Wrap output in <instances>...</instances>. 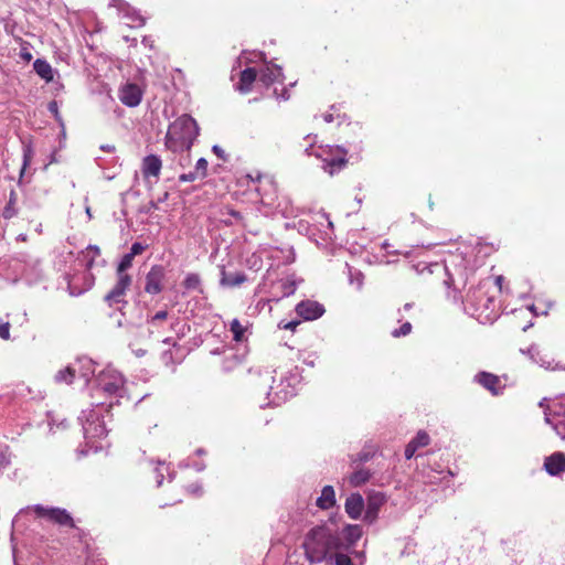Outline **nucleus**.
Segmentation results:
<instances>
[{"mask_svg": "<svg viewBox=\"0 0 565 565\" xmlns=\"http://www.w3.org/2000/svg\"><path fill=\"white\" fill-rule=\"evenodd\" d=\"M75 377V370L71 366L65 367L64 370H61L55 375L56 382H65L67 384H71Z\"/></svg>", "mask_w": 565, "mask_h": 565, "instance_id": "nucleus-30", "label": "nucleus"}, {"mask_svg": "<svg viewBox=\"0 0 565 565\" xmlns=\"http://www.w3.org/2000/svg\"><path fill=\"white\" fill-rule=\"evenodd\" d=\"M546 401H547L546 398H543V399L539 403V406H540L541 408H543V409H544V412H545V411H547V406H551V404H546Z\"/></svg>", "mask_w": 565, "mask_h": 565, "instance_id": "nucleus-56", "label": "nucleus"}, {"mask_svg": "<svg viewBox=\"0 0 565 565\" xmlns=\"http://www.w3.org/2000/svg\"><path fill=\"white\" fill-rule=\"evenodd\" d=\"M404 310H411L413 308V303L412 302H407L404 305Z\"/></svg>", "mask_w": 565, "mask_h": 565, "instance_id": "nucleus-63", "label": "nucleus"}, {"mask_svg": "<svg viewBox=\"0 0 565 565\" xmlns=\"http://www.w3.org/2000/svg\"><path fill=\"white\" fill-rule=\"evenodd\" d=\"M373 454L370 451H360L355 456L351 457V466H359L358 463L367 462L370 459H372Z\"/></svg>", "mask_w": 565, "mask_h": 565, "instance_id": "nucleus-35", "label": "nucleus"}, {"mask_svg": "<svg viewBox=\"0 0 565 565\" xmlns=\"http://www.w3.org/2000/svg\"><path fill=\"white\" fill-rule=\"evenodd\" d=\"M247 280V277L244 273H227L225 269L221 273L220 284L223 287H238Z\"/></svg>", "mask_w": 565, "mask_h": 565, "instance_id": "nucleus-20", "label": "nucleus"}, {"mask_svg": "<svg viewBox=\"0 0 565 565\" xmlns=\"http://www.w3.org/2000/svg\"><path fill=\"white\" fill-rule=\"evenodd\" d=\"M302 547L310 563H321L330 552L342 550L344 542L337 531L327 525H317L306 534Z\"/></svg>", "mask_w": 565, "mask_h": 565, "instance_id": "nucleus-1", "label": "nucleus"}, {"mask_svg": "<svg viewBox=\"0 0 565 565\" xmlns=\"http://www.w3.org/2000/svg\"><path fill=\"white\" fill-rule=\"evenodd\" d=\"M212 151L221 160L227 161V154L225 153V151L218 145H214L212 147Z\"/></svg>", "mask_w": 565, "mask_h": 565, "instance_id": "nucleus-46", "label": "nucleus"}, {"mask_svg": "<svg viewBox=\"0 0 565 565\" xmlns=\"http://www.w3.org/2000/svg\"><path fill=\"white\" fill-rule=\"evenodd\" d=\"M162 168V161L157 154H148L142 159L141 172L143 178H158Z\"/></svg>", "mask_w": 565, "mask_h": 565, "instance_id": "nucleus-17", "label": "nucleus"}, {"mask_svg": "<svg viewBox=\"0 0 565 565\" xmlns=\"http://www.w3.org/2000/svg\"><path fill=\"white\" fill-rule=\"evenodd\" d=\"M20 56L26 62H30L32 60V54L26 49L21 50Z\"/></svg>", "mask_w": 565, "mask_h": 565, "instance_id": "nucleus-53", "label": "nucleus"}, {"mask_svg": "<svg viewBox=\"0 0 565 565\" xmlns=\"http://www.w3.org/2000/svg\"><path fill=\"white\" fill-rule=\"evenodd\" d=\"M230 330L233 333V340L236 342H242L245 339L246 328L242 326L238 319H233L230 324Z\"/></svg>", "mask_w": 565, "mask_h": 565, "instance_id": "nucleus-27", "label": "nucleus"}, {"mask_svg": "<svg viewBox=\"0 0 565 565\" xmlns=\"http://www.w3.org/2000/svg\"><path fill=\"white\" fill-rule=\"evenodd\" d=\"M134 21H137L139 25H143L145 24V19L140 15H138L136 19H134Z\"/></svg>", "mask_w": 565, "mask_h": 565, "instance_id": "nucleus-61", "label": "nucleus"}, {"mask_svg": "<svg viewBox=\"0 0 565 565\" xmlns=\"http://www.w3.org/2000/svg\"><path fill=\"white\" fill-rule=\"evenodd\" d=\"M49 109H50L51 111H57V105H56V103H55V102L50 103V105H49Z\"/></svg>", "mask_w": 565, "mask_h": 565, "instance_id": "nucleus-60", "label": "nucleus"}, {"mask_svg": "<svg viewBox=\"0 0 565 565\" xmlns=\"http://www.w3.org/2000/svg\"><path fill=\"white\" fill-rule=\"evenodd\" d=\"M386 502V495L383 492L373 491L367 495L364 521L372 524L379 516L381 507Z\"/></svg>", "mask_w": 565, "mask_h": 565, "instance_id": "nucleus-12", "label": "nucleus"}, {"mask_svg": "<svg viewBox=\"0 0 565 565\" xmlns=\"http://www.w3.org/2000/svg\"><path fill=\"white\" fill-rule=\"evenodd\" d=\"M299 323H300V321H296V320L295 321H289L287 323L280 322L279 323V328L285 329V330H292L294 331L296 329V327L299 326Z\"/></svg>", "mask_w": 565, "mask_h": 565, "instance_id": "nucleus-49", "label": "nucleus"}, {"mask_svg": "<svg viewBox=\"0 0 565 565\" xmlns=\"http://www.w3.org/2000/svg\"><path fill=\"white\" fill-rule=\"evenodd\" d=\"M201 285V279L198 274H189L185 279L183 280L184 288L192 290V289H199Z\"/></svg>", "mask_w": 565, "mask_h": 565, "instance_id": "nucleus-34", "label": "nucleus"}, {"mask_svg": "<svg viewBox=\"0 0 565 565\" xmlns=\"http://www.w3.org/2000/svg\"><path fill=\"white\" fill-rule=\"evenodd\" d=\"M83 255H84V257H89V256L98 257L100 255V249L96 245H89L86 248V250L83 253Z\"/></svg>", "mask_w": 565, "mask_h": 565, "instance_id": "nucleus-43", "label": "nucleus"}, {"mask_svg": "<svg viewBox=\"0 0 565 565\" xmlns=\"http://www.w3.org/2000/svg\"><path fill=\"white\" fill-rule=\"evenodd\" d=\"M545 422L562 439H565V395L556 397L552 401L551 406H547Z\"/></svg>", "mask_w": 565, "mask_h": 565, "instance_id": "nucleus-4", "label": "nucleus"}, {"mask_svg": "<svg viewBox=\"0 0 565 565\" xmlns=\"http://www.w3.org/2000/svg\"><path fill=\"white\" fill-rule=\"evenodd\" d=\"M227 213H228V215L234 217L237 222H239V223L243 222V215L241 212L233 210V209H228Z\"/></svg>", "mask_w": 565, "mask_h": 565, "instance_id": "nucleus-50", "label": "nucleus"}, {"mask_svg": "<svg viewBox=\"0 0 565 565\" xmlns=\"http://www.w3.org/2000/svg\"><path fill=\"white\" fill-rule=\"evenodd\" d=\"M166 269L162 265H153L146 275L145 291L150 295H158L163 289Z\"/></svg>", "mask_w": 565, "mask_h": 565, "instance_id": "nucleus-10", "label": "nucleus"}, {"mask_svg": "<svg viewBox=\"0 0 565 565\" xmlns=\"http://www.w3.org/2000/svg\"><path fill=\"white\" fill-rule=\"evenodd\" d=\"M316 504L322 510H328L335 504V492L332 486L322 488L321 495L317 499Z\"/></svg>", "mask_w": 565, "mask_h": 565, "instance_id": "nucleus-22", "label": "nucleus"}, {"mask_svg": "<svg viewBox=\"0 0 565 565\" xmlns=\"http://www.w3.org/2000/svg\"><path fill=\"white\" fill-rule=\"evenodd\" d=\"M200 134V128L190 115H182L169 125L164 145L173 152L189 151Z\"/></svg>", "mask_w": 565, "mask_h": 565, "instance_id": "nucleus-2", "label": "nucleus"}, {"mask_svg": "<svg viewBox=\"0 0 565 565\" xmlns=\"http://www.w3.org/2000/svg\"><path fill=\"white\" fill-rule=\"evenodd\" d=\"M162 342L164 344H169V345L171 344L173 347L174 351H181V347L177 342H174L172 340V338H166Z\"/></svg>", "mask_w": 565, "mask_h": 565, "instance_id": "nucleus-51", "label": "nucleus"}, {"mask_svg": "<svg viewBox=\"0 0 565 565\" xmlns=\"http://www.w3.org/2000/svg\"><path fill=\"white\" fill-rule=\"evenodd\" d=\"M324 307L315 300H302L296 306V312L303 320H316L324 313Z\"/></svg>", "mask_w": 565, "mask_h": 565, "instance_id": "nucleus-14", "label": "nucleus"}, {"mask_svg": "<svg viewBox=\"0 0 565 565\" xmlns=\"http://www.w3.org/2000/svg\"><path fill=\"white\" fill-rule=\"evenodd\" d=\"M430 441L429 435L425 430H419L411 443L417 447V449L427 446Z\"/></svg>", "mask_w": 565, "mask_h": 565, "instance_id": "nucleus-32", "label": "nucleus"}, {"mask_svg": "<svg viewBox=\"0 0 565 565\" xmlns=\"http://www.w3.org/2000/svg\"><path fill=\"white\" fill-rule=\"evenodd\" d=\"M355 281L358 284V287H361L363 285V275L361 273L358 274V278H355Z\"/></svg>", "mask_w": 565, "mask_h": 565, "instance_id": "nucleus-57", "label": "nucleus"}, {"mask_svg": "<svg viewBox=\"0 0 565 565\" xmlns=\"http://www.w3.org/2000/svg\"><path fill=\"white\" fill-rule=\"evenodd\" d=\"M347 154L348 151L344 148L337 146L322 149L318 157L323 161V170L332 175L347 166Z\"/></svg>", "mask_w": 565, "mask_h": 565, "instance_id": "nucleus-5", "label": "nucleus"}, {"mask_svg": "<svg viewBox=\"0 0 565 565\" xmlns=\"http://www.w3.org/2000/svg\"><path fill=\"white\" fill-rule=\"evenodd\" d=\"M124 384L122 375L115 371L102 372L97 377V391L108 396H121Z\"/></svg>", "mask_w": 565, "mask_h": 565, "instance_id": "nucleus-6", "label": "nucleus"}, {"mask_svg": "<svg viewBox=\"0 0 565 565\" xmlns=\"http://www.w3.org/2000/svg\"><path fill=\"white\" fill-rule=\"evenodd\" d=\"M253 182H257L258 185L255 186V191L260 198V202L264 205L273 206L276 201V186L271 179L267 177H263L262 174H257L254 179L252 175H248Z\"/></svg>", "mask_w": 565, "mask_h": 565, "instance_id": "nucleus-9", "label": "nucleus"}, {"mask_svg": "<svg viewBox=\"0 0 565 565\" xmlns=\"http://www.w3.org/2000/svg\"><path fill=\"white\" fill-rule=\"evenodd\" d=\"M9 463H10V458H9V456L7 455L6 449H3V448L0 446V470H2L3 468H6L7 466H9Z\"/></svg>", "mask_w": 565, "mask_h": 565, "instance_id": "nucleus-45", "label": "nucleus"}, {"mask_svg": "<svg viewBox=\"0 0 565 565\" xmlns=\"http://www.w3.org/2000/svg\"><path fill=\"white\" fill-rule=\"evenodd\" d=\"M169 313L167 310H160L156 315H153L151 318L147 320L148 323L154 324L158 321H163L168 318Z\"/></svg>", "mask_w": 565, "mask_h": 565, "instance_id": "nucleus-39", "label": "nucleus"}, {"mask_svg": "<svg viewBox=\"0 0 565 565\" xmlns=\"http://www.w3.org/2000/svg\"><path fill=\"white\" fill-rule=\"evenodd\" d=\"M475 381L494 396L503 394L505 386L501 383L500 377L493 373L481 371L475 375Z\"/></svg>", "mask_w": 565, "mask_h": 565, "instance_id": "nucleus-13", "label": "nucleus"}, {"mask_svg": "<svg viewBox=\"0 0 565 565\" xmlns=\"http://www.w3.org/2000/svg\"><path fill=\"white\" fill-rule=\"evenodd\" d=\"M323 119L326 122H332L333 121V115L332 114H326L323 116Z\"/></svg>", "mask_w": 565, "mask_h": 565, "instance_id": "nucleus-59", "label": "nucleus"}, {"mask_svg": "<svg viewBox=\"0 0 565 565\" xmlns=\"http://www.w3.org/2000/svg\"><path fill=\"white\" fill-rule=\"evenodd\" d=\"M544 469L553 477L565 472V454L557 451L546 457L544 460Z\"/></svg>", "mask_w": 565, "mask_h": 565, "instance_id": "nucleus-16", "label": "nucleus"}, {"mask_svg": "<svg viewBox=\"0 0 565 565\" xmlns=\"http://www.w3.org/2000/svg\"><path fill=\"white\" fill-rule=\"evenodd\" d=\"M417 447L414 446L411 441L406 445V448H405V458L406 459H411L414 457V455L416 454L417 451Z\"/></svg>", "mask_w": 565, "mask_h": 565, "instance_id": "nucleus-48", "label": "nucleus"}, {"mask_svg": "<svg viewBox=\"0 0 565 565\" xmlns=\"http://www.w3.org/2000/svg\"><path fill=\"white\" fill-rule=\"evenodd\" d=\"M32 158H33V150H32V148L30 146H25L23 148V163H22V167H21V170H20L19 183L21 182V180L23 178V174L25 172L26 167L31 163Z\"/></svg>", "mask_w": 565, "mask_h": 565, "instance_id": "nucleus-33", "label": "nucleus"}, {"mask_svg": "<svg viewBox=\"0 0 565 565\" xmlns=\"http://www.w3.org/2000/svg\"><path fill=\"white\" fill-rule=\"evenodd\" d=\"M33 68L35 73L45 82L49 83L53 81V68L45 60L36 58L33 63Z\"/></svg>", "mask_w": 565, "mask_h": 565, "instance_id": "nucleus-24", "label": "nucleus"}, {"mask_svg": "<svg viewBox=\"0 0 565 565\" xmlns=\"http://www.w3.org/2000/svg\"><path fill=\"white\" fill-rule=\"evenodd\" d=\"M163 470H168L167 467H164L163 465H159L156 469H154V473H156V479H157V486L160 487L163 482Z\"/></svg>", "mask_w": 565, "mask_h": 565, "instance_id": "nucleus-42", "label": "nucleus"}, {"mask_svg": "<svg viewBox=\"0 0 565 565\" xmlns=\"http://www.w3.org/2000/svg\"><path fill=\"white\" fill-rule=\"evenodd\" d=\"M143 92L134 83H127L119 87L118 98L127 107H137L142 99Z\"/></svg>", "mask_w": 565, "mask_h": 565, "instance_id": "nucleus-11", "label": "nucleus"}, {"mask_svg": "<svg viewBox=\"0 0 565 565\" xmlns=\"http://www.w3.org/2000/svg\"><path fill=\"white\" fill-rule=\"evenodd\" d=\"M412 329H413V327H412L411 322H405L399 328L394 329L391 332V334L393 338L406 337L412 332Z\"/></svg>", "mask_w": 565, "mask_h": 565, "instance_id": "nucleus-36", "label": "nucleus"}, {"mask_svg": "<svg viewBox=\"0 0 565 565\" xmlns=\"http://www.w3.org/2000/svg\"><path fill=\"white\" fill-rule=\"evenodd\" d=\"M183 358L181 351H174V349H169L164 351L161 355V360L166 365H171L174 363H179Z\"/></svg>", "mask_w": 565, "mask_h": 565, "instance_id": "nucleus-28", "label": "nucleus"}, {"mask_svg": "<svg viewBox=\"0 0 565 565\" xmlns=\"http://www.w3.org/2000/svg\"><path fill=\"white\" fill-rule=\"evenodd\" d=\"M279 289L280 296L275 300L278 301L280 298L289 297L296 291V282L292 279H280L275 285Z\"/></svg>", "mask_w": 565, "mask_h": 565, "instance_id": "nucleus-26", "label": "nucleus"}, {"mask_svg": "<svg viewBox=\"0 0 565 565\" xmlns=\"http://www.w3.org/2000/svg\"><path fill=\"white\" fill-rule=\"evenodd\" d=\"M353 468L354 471L349 476V482L352 487H360L371 479L372 472L369 469L359 468V466Z\"/></svg>", "mask_w": 565, "mask_h": 565, "instance_id": "nucleus-23", "label": "nucleus"}, {"mask_svg": "<svg viewBox=\"0 0 565 565\" xmlns=\"http://www.w3.org/2000/svg\"><path fill=\"white\" fill-rule=\"evenodd\" d=\"M196 179H200V175L195 171H190L188 173H182L179 175L180 182H192Z\"/></svg>", "mask_w": 565, "mask_h": 565, "instance_id": "nucleus-41", "label": "nucleus"}, {"mask_svg": "<svg viewBox=\"0 0 565 565\" xmlns=\"http://www.w3.org/2000/svg\"><path fill=\"white\" fill-rule=\"evenodd\" d=\"M258 77V73L254 67H247L241 72L239 82L237 83V90L242 94H247L252 90L253 83Z\"/></svg>", "mask_w": 565, "mask_h": 565, "instance_id": "nucleus-19", "label": "nucleus"}, {"mask_svg": "<svg viewBox=\"0 0 565 565\" xmlns=\"http://www.w3.org/2000/svg\"><path fill=\"white\" fill-rule=\"evenodd\" d=\"M73 288H74V287H73V285H72V284H70V289H71V294H72V295H81V294L83 292V290H77V291H75Z\"/></svg>", "mask_w": 565, "mask_h": 565, "instance_id": "nucleus-62", "label": "nucleus"}, {"mask_svg": "<svg viewBox=\"0 0 565 565\" xmlns=\"http://www.w3.org/2000/svg\"><path fill=\"white\" fill-rule=\"evenodd\" d=\"M32 510L36 516L45 519L52 523L58 524L61 526L75 527L72 515L65 509L35 504L32 507Z\"/></svg>", "mask_w": 565, "mask_h": 565, "instance_id": "nucleus-7", "label": "nucleus"}, {"mask_svg": "<svg viewBox=\"0 0 565 565\" xmlns=\"http://www.w3.org/2000/svg\"><path fill=\"white\" fill-rule=\"evenodd\" d=\"M143 250H145V246L139 242H135L131 245L130 252L128 254L131 255L132 257H135V256L141 254Z\"/></svg>", "mask_w": 565, "mask_h": 565, "instance_id": "nucleus-44", "label": "nucleus"}, {"mask_svg": "<svg viewBox=\"0 0 565 565\" xmlns=\"http://www.w3.org/2000/svg\"><path fill=\"white\" fill-rule=\"evenodd\" d=\"M343 535L347 541L343 548L355 544L362 536V527L359 524H348L343 529Z\"/></svg>", "mask_w": 565, "mask_h": 565, "instance_id": "nucleus-25", "label": "nucleus"}, {"mask_svg": "<svg viewBox=\"0 0 565 565\" xmlns=\"http://www.w3.org/2000/svg\"><path fill=\"white\" fill-rule=\"evenodd\" d=\"M0 338L3 340H8L10 338V323L3 321L0 318Z\"/></svg>", "mask_w": 565, "mask_h": 565, "instance_id": "nucleus-40", "label": "nucleus"}, {"mask_svg": "<svg viewBox=\"0 0 565 565\" xmlns=\"http://www.w3.org/2000/svg\"><path fill=\"white\" fill-rule=\"evenodd\" d=\"M86 259V269L87 270H90L94 266V262H95V258L94 256H89V257H84Z\"/></svg>", "mask_w": 565, "mask_h": 565, "instance_id": "nucleus-54", "label": "nucleus"}, {"mask_svg": "<svg viewBox=\"0 0 565 565\" xmlns=\"http://www.w3.org/2000/svg\"><path fill=\"white\" fill-rule=\"evenodd\" d=\"M100 149H102L103 151L113 152V151H115V146H111V145H103V146H100Z\"/></svg>", "mask_w": 565, "mask_h": 565, "instance_id": "nucleus-55", "label": "nucleus"}, {"mask_svg": "<svg viewBox=\"0 0 565 565\" xmlns=\"http://www.w3.org/2000/svg\"><path fill=\"white\" fill-rule=\"evenodd\" d=\"M131 276H117L116 284L104 297V301L108 305V307H116L121 309L128 303L126 300V292L131 286Z\"/></svg>", "mask_w": 565, "mask_h": 565, "instance_id": "nucleus-8", "label": "nucleus"}, {"mask_svg": "<svg viewBox=\"0 0 565 565\" xmlns=\"http://www.w3.org/2000/svg\"><path fill=\"white\" fill-rule=\"evenodd\" d=\"M83 431L87 438H103L107 435L105 423L95 413H92L83 424Z\"/></svg>", "mask_w": 565, "mask_h": 565, "instance_id": "nucleus-15", "label": "nucleus"}, {"mask_svg": "<svg viewBox=\"0 0 565 565\" xmlns=\"http://www.w3.org/2000/svg\"><path fill=\"white\" fill-rule=\"evenodd\" d=\"M157 209H158V204L153 201H150L149 205L147 207L140 209V212L149 213L151 210H157Z\"/></svg>", "mask_w": 565, "mask_h": 565, "instance_id": "nucleus-52", "label": "nucleus"}, {"mask_svg": "<svg viewBox=\"0 0 565 565\" xmlns=\"http://www.w3.org/2000/svg\"><path fill=\"white\" fill-rule=\"evenodd\" d=\"M238 363V358L235 354H232L231 358L225 359L224 361V370H230L234 367Z\"/></svg>", "mask_w": 565, "mask_h": 565, "instance_id": "nucleus-47", "label": "nucleus"}, {"mask_svg": "<svg viewBox=\"0 0 565 565\" xmlns=\"http://www.w3.org/2000/svg\"><path fill=\"white\" fill-rule=\"evenodd\" d=\"M15 203H17V194L14 191H11L9 201L3 211L4 218H11L14 215H17L18 211L15 209Z\"/></svg>", "mask_w": 565, "mask_h": 565, "instance_id": "nucleus-31", "label": "nucleus"}, {"mask_svg": "<svg viewBox=\"0 0 565 565\" xmlns=\"http://www.w3.org/2000/svg\"><path fill=\"white\" fill-rule=\"evenodd\" d=\"M522 353L527 354L531 360L542 367L552 371H565V348L559 347L555 352H552L547 348H540L536 344H532L527 350H521Z\"/></svg>", "mask_w": 565, "mask_h": 565, "instance_id": "nucleus-3", "label": "nucleus"}, {"mask_svg": "<svg viewBox=\"0 0 565 565\" xmlns=\"http://www.w3.org/2000/svg\"><path fill=\"white\" fill-rule=\"evenodd\" d=\"M282 73L279 66H265L258 73V78L265 86H269L278 81Z\"/></svg>", "mask_w": 565, "mask_h": 565, "instance_id": "nucleus-21", "label": "nucleus"}, {"mask_svg": "<svg viewBox=\"0 0 565 565\" xmlns=\"http://www.w3.org/2000/svg\"><path fill=\"white\" fill-rule=\"evenodd\" d=\"M194 171L200 175V179H204L207 174V161L204 158H200L196 161Z\"/></svg>", "mask_w": 565, "mask_h": 565, "instance_id": "nucleus-37", "label": "nucleus"}, {"mask_svg": "<svg viewBox=\"0 0 565 565\" xmlns=\"http://www.w3.org/2000/svg\"><path fill=\"white\" fill-rule=\"evenodd\" d=\"M93 280H94V277L92 275H89V282H88V286L87 288H90L92 285H93Z\"/></svg>", "mask_w": 565, "mask_h": 565, "instance_id": "nucleus-64", "label": "nucleus"}, {"mask_svg": "<svg viewBox=\"0 0 565 565\" xmlns=\"http://www.w3.org/2000/svg\"><path fill=\"white\" fill-rule=\"evenodd\" d=\"M334 564L335 565H354L351 557L343 553L334 554Z\"/></svg>", "mask_w": 565, "mask_h": 565, "instance_id": "nucleus-38", "label": "nucleus"}, {"mask_svg": "<svg viewBox=\"0 0 565 565\" xmlns=\"http://www.w3.org/2000/svg\"><path fill=\"white\" fill-rule=\"evenodd\" d=\"M344 508L351 519H360L364 509L363 497L360 493L350 494L345 500Z\"/></svg>", "mask_w": 565, "mask_h": 565, "instance_id": "nucleus-18", "label": "nucleus"}, {"mask_svg": "<svg viewBox=\"0 0 565 565\" xmlns=\"http://www.w3.org/2000/svg\"><path fill=\"white\" fill-rule=\"evenodd\" d=\"M444 282L448 288H450L454 285V279L451 276H448V278Z\"/></svg>", "mask_w": 565, "mask_h": 565, "instance_id": "nucleus-58", "label": "nucleus"}, {"mask_svg": "<svg viewBox=\"0 0 565 565\" xmlns=\"http://www.w3.org/2000/svg\"><path fill=\"white\" fill-rule=\"evenodd\" d=\"M132 259H134V257L131 255H129L128 253L125 254L121 257V259H120V262L118 264V267H117V270H116V275L119 276V277H121V276H129L126 273V270L131 267Z\"/></svg>", "mask_w": 565, "mask_h": 565, "instance_id": "nucleus-29", "label": "nucleus"}]
</instances>
